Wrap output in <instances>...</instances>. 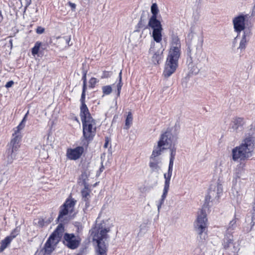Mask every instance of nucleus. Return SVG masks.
<instances>
[{"instance_id":"27","label":"nucleus","mask_w":255,"mask_h":255,"mask_svg":"<svg viewBox=\"0 0 255 255\" xmlns=\"http://www.w3.org/2000/svg\"><path fill=\"white\" fill-rule=\"evenodd\" d=\"M76 203V201L74 199L68 198L63 205L64 206H66L70 210V212H72Z\"/></svg>"},{"instance_id":"41","label":"nucleus","mask_w":255,"mask_h":255,"mask_svg":"<svg viewBox=\"0 0 255 255\" xmlns=\"http://www.w3.org/2000/svg\"><path fill=\"white\" fill-rule=\"evenodd\" d=\"M45 220L42 218H40L38 219L37 223H35V224H36L37 226H38L40 227H43L44 226H45Z\"/></svg>"},{"instance_id":"48","label":"nucleus","mask_w":255,"mask_h":255,"mask_svg":"<svg viewBox=\"0 0 255 255\" xmlns=\"http://www.w3.org/2000/svg\"><path fill=\"white\" fill-rule=\"evenodd\" d=\"M28 114V111H27V112L24 115V117L23 118L22 121H21V122L20 123L22 124V125H23L24 126L25 125V122L27 120V117Z\"/></svg>"},{"instance_id":"52","label":"nucleus","mask_w":255,"mask_h":255,"mask_svg":"<svg viewBox=\"0 0 255 255\" xmlns=\"http://www.w3.org/2000/svg\"><path fill=\"white\" fill-rule=\"evenodd\" d=\"M31 0H25V5L24 7V10L25 11L27 7L30 4Z\"/></svg>"},{"instance_id":"39","label":"nucleus","mask_w":255,"mask_h":255,"mask_svg":"<svg viewBox=\"0 0 255 255\" xmlns=\"http://www.w3.org/2000/svg\"><path fill=\"white\" fill-rule=\"evenodd\" d=\"M251 222L252 225H255V206H253V209L251 211Z\"/></svg>"},{"instance_id":"44","label":"nucleus","mask_w":255,"mask_h":255,"mask_svg":"<svg viewBox=\"0 0 255 255\" xmlns=\"http://www.w3.org/2000/svg\"><path fill=\"white\" fill-rule=\"evenodd\" d=\"M44 31L45 28L41 26H38L36 29V32L39 34H42Z\"/></svg>"},{"instance_id":"36","label":"nucleus","mask_w":255,"mask_h":255,"mask_svg":"<svg viewBox=\"0 0 255 255\" xmlns=\"http://www.w3.org/2000/svg\"><path fill=\"white\" fill-rule=\"evenodd\" d=\"M20 232V228H15L11 233L10 235L9 236L11 238V240L15 238Z\"/></svg>"},{"instance_id":"61","label":"nucleus","mask_w":255,"mask_h":255,"mask_svg":"<svg viewBox=\"0 0 255 255\" xmlns=\"http://www.w3.org/2000/svg\"><path fill=\"white\" fill-rule=\"evenodd\" d=\"M9 43L10 45V47H11V48H12V39H10L9 41Z\"/></svg>"},{"instance_id":"18","label":"nucleus","mask_w":255,"mask_h":255,"mask_svg":"<svg viewBox=\"0 0 255 255\" xmlns=\"http://www.w3.org/2000/svg\"><path fill=\"white\" fill-rule=\"evenodd\" d=\"M252 35L251 30L248 28L245 30L242 39L240 41L238 49L241 52L244 51L247 47L248 42L249 41Z\"/></svg>"},{"instance_id":"23","label":"nucleus","mask_w":255,"mask_h":255,"mask_svg":"<svg viewBox=\"0 0 255 255\" xmlns=\"http://www.w3.org/2000/svg\"><path fill=\"white\" fill-rule=\"evenodd\" d=\"M80 109V116L82 122L85 121V120H89V118H93L91 117L89 109L86 104L81 105Z\"/></svg>"},{"instance_id":"32","label":"nucleus","mask_w":255,"mask_h":255,"mask_svg":"<svg viewBox=\"0 0 255 255\" xmlns=\"http://www.w3.org/2000/svg\"><path fill=\"white\" fill-rule=\"evenodd\" d=\"M132 116L130 112H129L127 115L126 120V123L125 125L127 127L126 128L128 129L130 125V124L132 123Z\"/></svg>"},{"instance_id":"59","label":"nucleus","mask_w":255,"mask_h":255,"mask_svg":"<svg viewBox=\"0 0 255 255\" xmlns=\"http://www.w3.org/2000/svg\"><path fill=\"white\" fill-rule=\"evenodd\" d=\"M108 138H106V142L104 144V147L105 148H107L108 147Z\"/></svg>"},{"instance_id":"37","label":"nucleus","mask_w":255,"mask_h":255,"mask_svg":"<svg viewBox=\"0 0 255 255\" xmlns=\"http://www.w3.org/2000/svg\"><path fill=\"white\" fill-rule=\"evenodd\" d=\"M254 226L255 225H252V222L251 221L249 225L244 227L243 231L246 233H248L253 230Z\"/></svg>"},{"instance_id":"33","label":"nucleus","mask_w":255,"mask_h":255,"mask_svg":"<svg viewBox=\"0 0 255 255\" xmlns=\"http://www.w3.org/2000/svg\"><path fill=\"white\" fill-rule=\"evenodd\" d=\"M40 46V42H37L35 43L34 47L31 49V53L34 56L38 53Z\"/></svg>"},{"instance_id":"2","label":"nucleus","mask_w":255,"mask_h":255,"mask_svg":"<svg viewBox=\"0 0 255 255\" xmlns=\"http://www.w3.org/2000/svg\"><path fill=\"white\" fill-rule=\"evenodd\" d=\"M13 138L10 142L7 145V148L4 155V160L7 164L12 163L15 159L17 151L20 147V142L21 138V134L14 132L12 134Z\"/></svg>"},{"instance_id":"28","label":"nucleus","mask_w":255,"mask_h":255,"mask_svg":"<svg viewBox=\"0 0 255 255\" xmlns=\"http://www.w3.org/2000/svg\"><path fill=\"white\" fill-rule=\"evenodd\" d=\"M69 211L70 210L66 208V206H64V205H62L60 207V210L57 218L58 221L62 222L63 220V217L67 215Z\"/></svg>"},{"instance_id":"63","label":"nucleus","mask_w":255,"mask_h":255,"mask_svg":"<svg viewBox=\"0 0 255 255\" xmlns=\"http://www.w3.org/2000/svg\"><path fill=\"white\" fill-rule=\"evenodd\" d=\"M5 249H3V248L1 246H0V253L2 252L3 251H4Z\"/></svg>"},{"instance_id":"62","label":"nucleus","mask_w":255,"mask_h":255,"mask_svg":"<svg viewBox=\"0 0 255 255\" xmlns=\"http://www.w3.org/2000/svg\"><path fill=\"white\" fill-rule=\"evenodd\" d=\"M5 249H3V248L1 246H0V253L2 252L3 251H4Z\"/></svg>"},{"instance_id":"12","label":"nucleus","mask_w":255,"mask_h":255,"mask_svg":"<svg viewBox=\"0 0 255 255\" xmlns=\"http://www.w3.org/2000/svg\"><path fill=\"white\" fill-rule=\"evenodd\" d=\"M239 149L247 156L249 158L253 155L254 149V139L253 137L246 138L242 143L238 146Z\"/></svg>"},{"instance_id":"38","label":"nucleus","mask_w":255,"mask_h":255,"mask_svg":"<svg viewBox=\"0 0 255 255\" xmlns=\"http://www.w3.org/2000/svg\"><path fill=\"white\" fill-rule=\"evenodd\" d=\"M97 82L98 81L96 78L94 77L91 78L89 80V87L91 88H94Z\"/></svg>"},{"instance_id":"53","label":"nucleus","mask_w":255,"mask_h":255,"mask_svg":"<svg viewBox=\"0 0 255 255\" xmlns=\"http://www.w3.org/2000/svg\"><path fill=\"white\" fill-rule=\"evenodd\" d=\"M142 16H141L140 21L138 22L137 25L138 28H143V24H142Z\"/></svg>"},{"instance_id":"49","label":"nucleus","mask_w":255,"mask_h":255,"mask_svg":"<svg viewBox=\"0 0 255 255\" xmlns=\"http://www.w3.org/2000/svg\"><path fill=\"white\" fill-rule=\"evenodd\" d=\"M86 75H87V72L84 71L83 73V76L82 77V80H83V83H87Z\"/></svg>"},{"instance_id":"45","label":"nucleus","mask_w":255,"mask_h":255,"mask_svg":"<svg viewBox=\"0 0 255 255\" xmlns=\"http://www.w3.org/2000/svg\"><path fill=\"white\" fill-rule=\"evenodd\" d=\"M111 74L110 72L105 71L103 72L102 75L101 76V78H107L108 77H110L111 76Z\"/></svg>"},{"instance_id":"50","label":"nucleus","mask_w":255,"mask_h":255,"mask_svg":"<svg viewBox=\"0 0 255 255\" xmlns=\"http://www.w3.org/2000/svg\"><path fill=\"white\" fill-rule=\"evenodd\" d=\"M14 82L12 81L7 82L5 84L6 88H10L13 85Z\"/></svg>"},{"instance_id":"43","label":"nucleus","mask_w":255,"mask_h":255,"mask_svg":"<svg viewBox=\"0 0 255 255\" xmlns=\"http://www.w3.org/2000/svg\"><path fill=\"white\" fill-rule=\"evenodd\" d=\"M25 127L24 125H22V124L20 123L18 126L16 128V130H15L14 132H17L18 134H21L20 132V130H21L24 128Z\"/></svg>"},{"instance_id":"64","label":"nucleus","mask_w":255,"mask_h":255,"mask_svg":"<svg viewBox=\"0 0 255 255\" xmlns=\"http://www.w3.org/2000/svg\"><path fill=\"white\" fill-rule=\"evenodd\" d=\"M253 206H255V200H254V205Z\"/></svg>"},{"instance_id":"58","label":"nucleus","mask_w":255,"mask_h":255,"mask_svg":"<svg viewBox=\"0 0 255 255\" xmlns=\"http://www.w3.org/2000/svg\"><path fill=\"white\" fill-rule=\"evenodd\" d=\"M3 17L2 15L1 11L0 10V23L3 20Z\"/></svg>"},{"instance_id":"19","label":"nucleus","mask_w":255,"mask_h":255,"mask_svg":"<svg viewBox=\"0 0 255 255\" xmlns=\"http://www.w3.org/2000/svg\"><path fill=\"white\" fill-rule=\"evenodd\" d=\"M155 44L154 42H152L151 44V47L149 49V53L150 54H152L153 55L151 58V61L152 63L154 64H159L162 58H163V51H164V49H159L158 50L156 51H154L153 49V47L154 46Z\"/></svg>"},{"instance_id":"30","label":"nucleus","mask_w":255,"mask_h":255,"mask_svg":"<svg viewBox=\"0 0 255 255\" xmlns=\"http://www.w3.org/2000/svg\"><path fill=\"white\" fill-rule=\"evenodd\" d=\"M151 12L152 15L150 17H157V14L159 12V9L156 3H153L151 6Z\"/></svg>"},{"instance_id":"14","label":"nucleus","mask_w":255,"mask_h":255,"mask_svg":"<svg viewBox=\"0 0 255 255\" xmlns=\"http://www.w3.org/2000/svg\"><path fill=\"white\" fill-rule=\"evenodd\" d=\"M246 17V15L241 14L236 16L233 19L234 30L238 33V36L242 31H244L247 29L245 27Z\"/></svg>"},{"instance_id":"42","label":"nucleus","mask_w":255,"mask_h":255,"mask_svg":"<svg viewBox=\"0 0 255 255\" xmlns=\"http://www.w3.org/2000/svg\"><path fill=\"white\" fill-rule=\"evenodd\" d=\"M85 99H86V93L82 92L81 98L80 100L81 105L86 104Z\"/></svg>"},{"instance_id":"46","label":"nucleus","mask_w":255,"mask_h":255,"mask_svg":"<svg viewBox=\"0 0 255 255\" xmlns=\"http://www.w3.org/2000/svg\"><path fill=\"white\" fill-rule=\"evenodd\" d=\"M84 201L85 202V207L84 208V210L85 212V211L87 210L88 208L90 207V200H87L86 201Z\"/></svg>"},{"instance_id":"4","label":"nucleus","mask_w":255,"mask_h":255,"mask_svg":"<svg viewBox=\"0 0 255 255\" xmlns=\"http://www.w3.org/2000/svg\"><path fill=\"white\" fill-rule=\"evenodd\" d=\"M95 232L93 235V240L97 243V247L96 248V255H107V247L106 246L104 240L108 238L107 233L109 230L107 229H94Z\"/></svg>"},{"instance_id":"24","label":"nucleus","mask_w":255,"mask_h":255,"mask_svg":"<svg viewBox=\"0 0 255 255\" xmlns=\"http://www.w3.org/2000/svg\"><path fill=\"white\" fill-rule=\"evenodd\" d=\"M173 165L169 164L167 173L164 174L165 179L164 188L169 189L170 180L172 174Z\"/></svg>"},{"instance_id":"56","label":"nucleus","mask_w":255,"mask_h":255,"mask_svg":"<svg viewBox=\"0 0 255 255\" xmlns=\"http://www.w3.org/2000/svg\"><path fill=\"white\" fill-rule=\"evenodd\" d=\"M65 41L66 42V43L69 45V42L70 41V40H71V38L70 37H65Z\"/></svg>"},{"instance_id":"55","label":"nucleus","mask_w":255,"mask_h":255,"mask_svg":"<svg viewBox=\"0 0 255 255\" xmlns=\"http://www.w3.org/2000/svg\"><path fill=\"white\" fill-rule=\"evenodd\" d=\"M52 221V219H48L47 220H45V226H47L48 225H49L51 222V221Z\"/></svg>"},{"instance_id":"11","label":"nucleus","mask_w":255,"mask_h":255,"mask_svg":"<svg viewBox=\"0 0 255 255\" xmlns=\"http://www.w3.org/2000/svg\"><path fill=\"white\" fill-rule=\"evenodd\" d=\"M82 239L79 234L66 233L63 236V244L71 250H75L79 247Z\"/></svg>"},{"instance_id":"60","label":"nucleus","mask_w":255,"mask_h":255,"mask_svg":"<svg viewBox=\"0 0 255 255\" xmlns=\"http://www.w3.org/2000/svg\"><path fill=\"white\" fill-rule=\"evenodd\" d=\"M104 169V166H103V163H102L101 166V167H100V169H99V172H100V173H101V172H103V171Z\"/></svg>"},{"instance_id":"8","label":"nucleus","mask_w":255,"mask_h":255,"mask_svg":"<svg viewBox=\"0 0 255 255\" xmlns=\"http://www.w3.org/2000/svg\"><path fill=\"white\" fill-rule=\"evenodd\" d=\"M148 26L152 30V36L154 40L159 43L162 40V31L163 30L160 21L157 19V17H150L149 18Z\"/></svg>"},{"instance_id":"51","label":"nucleus","mask_w":255,"mask_h":255,"mask_svg":"<svg viewBox=\"0 0 255 255\" xmlns=\"http://www.w3.org/2000/svg\"><path fill=\"white\" fill-rule=\"evenodd\" d=\"M68 4L71 7V9H72V10H75V9L76 8V5L75 3H72V2H70V1H69L68 2Z\"/></svg>"},{"instance_id":"17","label":"nucleus","mask_w":255,"mask_h":255,"mask_svg":"<svg viewBox=\"0 0 255 255\" xmlns=\"http://www.w3.org/2000/svg\"><path fill=\"white\" fill-rule=\"evenodd\" d=\"M84 147L77 146L75 148H69L67 150L66 155L70 160H77L79 159L84 152Z\"/></svg>"},{"instance_id":"21","label":"nucleus","mask_w":255,"mask_h":255,"mask_svg":"<svg viewBox=\"0 0 255 255\" xmlns=\"http://www.w3.org/2000/svg\"><path fill=\"white\" fill-rule=\"evenodd\" d=\"M232 158L233 160L235 161L239 159L240 160H245L249 158L238 146L234 148L232 150Z\"/></svg>"},{"instance_id":"47","label":"nucleus","mask_w":255,"mask_h":255,"mask_svg":"<svg viewBox=\"0 0 255 255\" xmlns=\"http://www.w3.org/2000/svg\"><path fill=\"white\" fill-rule=\"evenodd\" d=\"M28 114V111H27V112L24 115V117L23 118L22 121H21V122L20 123L22 124V125H23L24 126L25 125V122L27 120V117Z\"/></svg>"},{"instance_id":"31","label":"nucleus","mask_w":255,"mask_h":255,"mask_svg":"<svg viewBox=\"0 0 255 255\" xmlns=\"http://www.w3.org/2000/svg\"><path fill=\"white\" fill-rule=\"evenodd\" d=\"M11 241V238L7 236L4 240L1 241L0 246H1L3 249H5Z\"/></svg>"},{"instance_id":"35","label":"nucleus","mask_w":255,"mask_h":255,"mask_svg":"<svg viewBox=\"0 0 255 255\" xmlns=\"http://www.w3.org/2000/svg\"><path fill=\"white\" fill-rule=\"evenodd\" d=\"M122 71H120L119 75V82L117 84V90H118V96H120L121 88L122 87Z\"/></svg>"},{"instance_id":"5","label":"nucleus","mask_w":255,"mask_h":255,"mask_svg":"<svg viewBox=\"0 0 255 255\" xmlns=\"http://www.w3.org/2000/svg\"><path fill=\"white\" fill-rule=\"evenodd\" d=\"M180 56V55L169 53L163 72V76L165 78L169 77L175 72L178 67Z\"/></svg>"},{"instance_id":"9","label":"nucleus","mask_w":255,"mask_h":255,"mask_svg":"<svg viewBox=\"0 0 255 255\" xmlns=\"http://www.w3.org/2000/svg\"><path fill=\"white\" fill-rule=\"evenodd\" d=\"M207 219L205 212L202 209L198 215L195 225V228L200 238L205 239L207 237Z\"/></svg>"},{"instance_id":"40","label":"nucleus","mask_w":255,"mask_h":255,"mask_svg":"<svg viewBox=\"0 0 255 255\" xmlns=\"http://www.w3.org/2000/svg\"><path fill=\"white\" fill-rule=\"evenodd\" d=\"M200 71V69L196 66H193L190 69V72L194 75H197Z\"/></svg>"},{"instance_id":"34","label":"nucleus","mask_w":255,"mask_h":255,"mask_svg":"<svg viewBox=\"0 0 255 255\" xmlns=\"http://www.w3.org/2000/svg\"><path fill=\"white\" fill-rule=\"evenodd\" d=\"M102 91L104 95H108L112 92V88L111 86H105L102 87Z\"/></svg>"},{"instance_id":"20","label":"nucleus","mask_w":255,"mask_h":255,"mask_svg":"<svg viewBox=\"0 0 255 255\" xmlns=\"http://www.w3.org/2000/svg\"><path fill=\"white\" fill-rule=\"evenodd\" d=\"M161 158H156L150 157L149 167L150 168L151 172L158 173L159 171L161 169Z\"/></svg>"},{"instance_id":"54","label":"nucleus","mask_w":255,"mask_h":255,"mask_svg":"<svg viewBox=\"0 0 255 255\" xmlns=\"http://www.w3.org/2000/svg\"><path fill=\"white\" fill-rule=\"evenodd\" d=\"M87 90V83H83L82 87V92L86 93Z\"/></svg>"},{"instance_id":"22","label":"nucleus","mask_w":255,"mask_h":255,"mask_svg":"<svg viewBox=\"0 0 255 255\" xmlns=\"http://www.w3.org/2000/svg\"><path fill=\"white\" fill-rule=\"evenodd\" d=\"M238 220V218L237 217V215L235 214L234 217V218L232 220H231L229 225L228 227L227 228L226 233L225 235L226 236H233V234L234 233V231L237 228V222Z\"/></svg>"},{"instance_id":"6","label":"nucleus","mask_w":255,"mask_h":255,"mask_svg":"<svg viewBox=\"0 0 255 255\" xmlns=\"http://www.w3.org/2000/svg\"><path fill=\"white\" fill-rule=\"evenodd\" d=\"M170 137L169 130L167 129L164 133L161 135L157 145L153 150L150 157L156 158H161L159 156L161 154L162 151L166 148V145H171L172 143L171 139H170Z\"/></svg>"},{"instance_id":"7","label":"nucleus","mask_w":255,"mask_h":255,"mask_svg":"<svg viewBox=\"0 0 255 255\" xmlns=\"http://www.w3.org/2000/svg\"><path fill=\"white\" fill-rule=\"evenodd\" d=\"M223 192L222 185L220 182L216 184L211 185L209 189L208 195L205 197L204 208L208 205L210 202L218 200Z\"/></svg>"},{"instance_id":"26","label":"nucleus","mask_w":255,"mask_h":255,"mask_svg":"<svg viewBox=\"0 0 255 255\" xmlns=\"http://www.w3.org/2000/svg\"><path fill=\"white\" fill-rule=\"evenodd\" d=\"M244 125V119L242 118L236 117L232 121V127L234 130H238L239 128L242 127Z\"/></svg>"},{"instance_id":"3","label":"nucleus","mask_w":255,"mask_h":255,"mask_svg":"<svg viewBox=\"0 0 255 255\" xmlns=\"http://www.w3.org/2000/svg\"><path fill=\"white\" fill-rule=\"evenodd\" d=\"M64 231V225L60 223L49 236L44 245V249L46 254L49 255L54 250L55 247L60 241Z\"/></svg>"},{"instance_id":"16","label":"nucleus","mask_w":255,"mask_h":255,"mask_svg":"<svg viewBox=\"0 0 255 255\" xmlns=\"http://www.w3.org/2000/svg\"><path fill=\"white\" fill-rule=\"evenodd\" d=\"M169 53L181 54V43L177 35L173 34L171 37V47Z\"/></svg>"},{"instance_id":"13","label":"nucleus","mask_w":255,"mask_h":255,"mask_svg":"<svg viewBox=\"0 0 255 255\" xmlns=\"http://www.w3.org/2000/svg\"><path fill=\"white\" fill-rule=\"evenodd\" d=\"M223 245L224 248L227 250L229 254H236L239 251L238 245L234 242L233 236L225 235Z\"/></svg>"},{"instance_id":"1","label":"nucleus","mask_w":255,"mask_h":255,"mask_svg":"<svg viewBox=\"0 0 255 255\" xmlns=\"http://www.w3.org/2000/svg\"><path fill=\"white\" fill-rule=\"evenodd\" d=\"M203 39H198L195 45H193L190 42L187 43V61L190 63H192L193 60L201 62L205 59V54L203 53Z\"/></svg>"},{"instance_id":"15","label":"nucleus","mask_w":255,"mask_h":255,"mask_svg":"<svg viewBox=\"0 0 255 255\" xmlns=\"http://www.w3.org/2000/svg\"><path fill=\"white\" fill-rule=\"evenodd\" d=\"M169 130V134L170 135V139H171L172 143L171 145H166V148H169L170 151V160L169 164L173 165L175 156L176 155V148L175 147L177 137L175 134H173L172 133V129L168 128Z\"/></svg>"},{"instance_id":"10","label":"nucleus","mask_w":255,"mask_h":255,"mask_svg":"<svg viewBox=\"0 0 255 255\" xmlns=\"http://www.w3.org/2000/svg\"><path fill=\"white\" fill-rule=\"evenodd\" d=\"M83 125V136L87 141L93 139L96 133L95 121L93 118H89V120L82 122Z\"/></svg>"},{"instance_id":"57","label":"nucleus","mask_w":255,"mask_h":255,"mask_svg":"<svg viewBox=\"0 0 255 255\" xmlns=\"http://www.w3.org/2000/svg\"><path fill=\"white\" fill-rule=\"evenodd\" d=\"M179 128V124L178 122H176L175 125V130H178Z\"/></svg>"},{"instance_id":"29","label":"nucleus","mask_w":255,"mask_h":255,"mask_svg":"<svg viewBox=\"0 0 255 255\" xmlns=\"http://www.w3.org/2000/svg\"><path fill=\"white\" fill-rule=\"evenodd\" d=\"M169 189L163 188V193L161 196V199L157 202V206L158 212H159L160 209L162 205L164 203V200L167 196Z\"/></svg>"},{"instance_id":"25","label":"nucleus","mask_w":255,"mask_h":255,"mask_svg":"<svg viewBox=\"0 0 255 255\" xmlns=\"http://www.w3.org/2000/svg\"><path fill=\"white\" fill-rule=\"evenodd\" d=\"M83 184L84 188L81 191V194L83 201H86L90 200L91 190L89 188V184L85 181L83 180Z\"/></svg>"}]
</instances>
